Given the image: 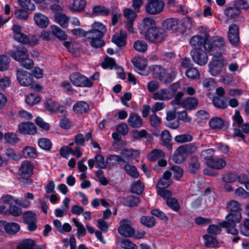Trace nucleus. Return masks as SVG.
I'll list each match as a JSON object with an SVG mask.
<instances>
[{
    "instance_id": "1",
    "label": "nucleus",
    "mask_w": 249,
    "mask_h": 249,
    "mask_svg": "<svg viewBox=\"0 0 249 249\" xmlns=\"http://www.w3.org/2000/svg\"><path fill=\"white\" fill-rule=\"evenodd\" d=\"M93 29L87 31L86 36L87 40L92 47H102L105 42L102 39L107 29L105 25L100 22H95L93 25Z\"/></svg>"
},
{
    "instance_id": "2",
    "label": "nucleus",
    "mask_w": 249,
    "mask_h": 249,
    "mask_svg": "<svg viewBox=\"0 0 249 249\" xmlns=\"http://www.w3.org/2000/svg\"><path fill=\"white\" fill-rule=\"evenodd\" d=\"M242 219L241 213H229L225 217V221L220 222L221 227L225 228L228 233L236 235L238 231L236 229V224Z\"/></svg>"
},
{
    "instance_id": "3",
    "label": "nucleus",
    "mask_w": 249,
    "mask_h": 249,
    "mask_svg": "<svg viewBox=\"0 0 249 249\" xmlns=\"http://www.w3.org/2000/svg\"><path fill=\"white\" fill-rule=\"evenodd\" d=\"M10 55L15 60L19 62L21 66L27 69H31L34 66L32 59L29 58L26 48H18L16 51L11 52Z\"/></svg>"
},
{
    "instance_id": "4",
    "label": "nucleus",
    "mask_w": 249,
    "mask_h": 249,
    "mask_svg": "<svg viewBox=\"0 0 249 249\" xmlns=\"http://www.w3.org/2000/svg\"><path fill=\"white\" fill-rule=\"evenodd\" d=\"M213 150L209 149L202 152L201 155L206 160V163L208 166L211 168L219 170L223 168L226 165L225 160L222 158H213L206 156L207 154L212 155Z\"/></svg>"
},
{
    "instance_id": "5",
    "label": "nucleus",
    "mask_w": 249,
    "mask_h": 249,
    "mask_svg": "<svg viewBox=\"0 0 249 249\" xmlns=\"http://www.w3.org/2000/svg\"><path fill=\"white\" fill-rule=\"evenodd\" d=\"M172 74L168 73L167 71L160 66H156L153 69L155 77H157L163 83L167 84L171 83L177 74L175 70L172 71Z\"/></svg>"
},
{
    "instance_id": "6",
    "label": "nucleus",
    "mask_w": 249,
    "mask_h": 249,
    "mask_svg": "<svg viewBox=\"0 0 249 249\" xmlns=\"http://www.w3.org/2000/svg\"><path fill=\"white\" fill-rule=\"evenodd\" d=\"M70 80L74 86L77 87L90 88L93 85L90 79L78 72H73L70 74Z\"/></svg>"
},
{
    "instance_id": "7",
    "label": "nucleus",
    "mask_w": 249,
    "mask_h": 249,
    "mask_svg": "<svg viewBox=\"0 0 249 249\" xmlns=\"http://www.w3.org/2000/svg\"><path fill=\"white\" fill-rule=\"evenodd\" d=\"M165 36V32L164 29L158 27L150 30L148 33L145 34L146 38L154 43H160L163 41Z\"/></svg>"
},
{
    "instance_id": "8",
    "label": "nucleus",
    "mask_w": 249,
    "mask_h": 249,
    "mask_svg": "<svg viewBox=\"0 0 249 249\" xmlns=\"http://www.w3.org/2000/svg\"><path fill=\"white\" fill-rule=\"evenodd\" d=\"M190 54L194 61L198 65L203 66L207 63L206 52H204L202 48H194L190 52Z\"/></svg>"
},
{
    "instance_id": "9",
    "label": "nucleus",
    "mask_w": 249,
    "mask_h": 249,
    "mask_svg": "<svg viewBox=\"0 0 249 249\" xmlns=\"http://www.w3.org/2000/svg\"><path fill=\"white\" fill-rule=\"evenodd\" d=\"M1 200L5 204L9 206L10 213L15 216L19 215L21 213V209L18 207L13 205L14 202L15 203H18V200H14L12 196L6 195L1 197Z\"/></svg>"
},
{
    "instance_id": "10",
    "label": "nucleus",
    "mask_w": 249,
    "mask_h": 249,
    "mask_svg": "<svg viewBox=\"0 0 249 249\" xmlns=\"http://www.w3.org/2000/svg\"><path fill=\"white\" fill-rule=\"evenodd\" d=\"M240 13V8L235 2L234 3L227 5L224 10V14L226 16L227 20L236 18Z\"/></svg>"
},
{
    "instance_id": "11",
    "label": "nucleus",
    "mask_w": 249,
    "mask_h": 249,
    "mask_svg": "<svg viewBox=\"0 0 249 249\" xmlns=\"http://www.w3.org/2000/svg\"><path fill=\"white\" fill-rule=\"evenodd\" d=\"M226 61L223 58L221 59H213L209 64V71L213 76L218 75L221 71L223 66Z\"/></svg>"
},
{
    "instance_id": "12",
    "label": "nucleus",
    "mask_w": 249,
    "mask_h": 249,
    "mask_svg": "<svg viewBox=\"0 0 249 249\" xmlns=\"http://www.w3.org/2000/svg\"><path fill=\"white\" fill-rule=\"evenodd\" d=\"M163 1H148L145 6L146 11L151 15H157L160 13L163 9Z\"/></svg>"
},
{
    "instance_id": "13",
    "label": "nucleus",
    "mask_w": 249,
    "mask_h": 249,
    "mask_svg": "<svg viewBox=\"0 0 249 249\" xmlns=\"http://www.w3.org/2000/svg\"><path fill=\"white\" fill-rule=\"evenodd\" d=\"M18 131L24 135H33L37 132V129L33 123L22 122L18 124Z\"/></svg>"
},
{
    "instance_id": "14",
    "label": "nucleus",
    "mask_w": 249,
    "mask_h": 249,
    "mask_svg": "<svg viewBox=\"0 0 249 249\" xmlns=\"http://www.w3.org/2000/svg\"><path fill=\"white\" fill-rule=\"evenodd\" d=\"M175 91L171 89H162L153 94L155 100H168L172 98Z\"/></svg>"
},
{
    "instance_id": "15",
    "label": "nucleus",
    "mask_w": 249,
    "mask_h": 249,
    "mask_svg": "<svg viewBox=\"0 0 249 249\" xmlns=\"http://www.w3.org/2000/svg\"><path fill=\"white\" fill-rule=\"evenodd\" d=\"M228 38L231 45L237 46L239 42V28L236 24L229 26L228 34Z\"/></svg>"
},
{
    "instance_id": "16",
    "label": "nucleus",
    "mask_w": 249,
    "mask_h": 249,
    "mask_svg": "<svg viewBox=\"0 0 249 249\" xmlns=\"http://www.w3.org/2000/svg\"><path fill=\"white\" fill-rule=\"evenodd\" d=\"M33 164L28 160L22 161L18 169L19 174L22 177L29 178L33 174Z\"/></svg>"
},
{
    "instance_id": "17",
    "label": "nucleus",
    "mask_w": 249,
    "mask_h": 249,
    "mask_svg": "<svg viewBox=\"0 0 249 249\" xmlns=\"http://www.w3.org/2000/svg\"><path fill=\"white\" fill-rule=\"evenodd\" d=\"M118 231L120 234L125 237L132 236L134 234V229L126 220H123L120 222V226Z\"/></svg>"
},
{
    "instance_id": "18",
    "label": "nucleus",
    "mask_w": 249,
    "mask_h": 249,
    "mask_svg": "<svg viewBox=\"0 0 249 249\" xmlns=\"http://www.w3.org/2000/svg\"><path fill=\"white\" fill-rule=\"evenodd\" d=\"M156 27L155 21L151 18H146L143 19L142 23L139 26V30L141 34L145 35L150 30Z\"/></svg>"
},
{
    "instance_id": "19",
    "label": "nucleus",
    "mask_w": 249,
    "mask_h": 249,
    "mask_svg": "<svg viewBox=\"0 0 249 249\" xmlns=\"http://www.w3.org/2000/svg\"><path fill=\"white\" fill-rule=\"evenodd\" d=\"M127 123L130 127L137 128L142 126L143 122L139 115L135 113H131L129 115Z\"/></svg>"
},
{
    "instance_id": "20",
    "label": "nucleus",
    "mask_w": 249,
    "mask_h": 249,
    "mask_svg": "<svg viewBox=\"0 0 249 249\" xmlns=\"http://www.w3.org/2000/svg\"><path fill=\"white\" fill-rule=\"evenodd\" d=\"M17 76L19 83L23 86H28L32 84V76L30 73L26 71H18Z\"/></svg>"
},
{
    "instance_id": "21",
    "label": "nucleus",
    "mask_w": 249,
    "mask_h": 249,
    "mask_svg": "<svg viewBox=\"0 0 249 249\" xmlns=\"http://www.w3.org/2000/svg\"><path fill=\"white\" fill-rule=\"evenodd\" d=\"M127 34L125 31L121 30L120 33H115L112 36L111 40L118 47H123L126 44Z\"/></svg>"
},
{
    "instance_id": "22",
    "label": "nucleus",
    "mask_w": 249,
    "mask_h": 249,
    "mask_svg": "<svg viewBox=\"0 0 249 249\" xmlns=\"http://www.w3.org/2000/svg\"><path fill=\"white\" fill-rule=\"evenodd\" d=\"M0 225L4 226L5 231L11 234H14L18 231L20 229L19 225L15 222L7 223L6 221H0Z\"/></svg>"
},
{
    "instance_id": "23",
    "label": "nucleus",
    "mask_w": 249,
    "mask_h": 249,
    "mask_svg": "<svg viewBox=\"0 0 249 249\" xmlns=\"http://www.w3.org/2000/svg\"><path fill=\"white\" fill-rule=\"evenodd\" d=\"M73 110L78 114L86 113L89 110V106L85 101H78L73 105Z\"/></svg>"
},
{
    "instance_id": "24",
    "label": "nucleus",
    "mask_w": 249,
    "mask_h": 249,
    "mask_svg": "<svg viewBox=\"0 0 249 249\" xmlns=\"http://www.w3.org/2000/svg\"><path fill=\"white\" fill-rule=\"evenodd\" d=\"M34 20L38 26L42 28L47 27L49 24V20L48 17L40 13H37L35 15Z\"/></svg>"
},
{
    "instance_id": "25",
    "label": "nucleus",
    "mask_w": 249,
    "mask_h": 249,
    "mask_svg": "<svg viewBox=\"0 0 249 249\" xmlns=\"http://www.w3.org/2000/svg\"><path fill=\"white\" fill-rule=\"evenodd\" d=\"M200 167V163L196 157H191L188 165V170L191 173H196Z\"/></svg>"
},
{
    "instance_id": "26",
    "label": "nucleus",
    "mask_w": 249,
    "mask_h": 249,
    "mask_svg": "<svg viewBox=\"0 0 249 249\" xmlns=\"http://www.w3.org/2000/svg\"><path fill=\"white\" fill-rule=\"evenodd\" d=\"M187 155L180 146H179L175 151L172 160L175 163H181L185 160Z\"/></svg>"
},
{
    "instance_id": "27",
    "label": "nucleus",
    "mask_w": 249,
    "mask_h": 249,
    "mask_svg": "<svg viewBox=\"0 0 249 249\" xmlns=\"http://www.w3.org/2000/svg\"><path fill=\"white\" fill-rule=\"evenodd\" d=\"M208 38L198 35L192 36L190 40V44L193 47H205Z\"/></svg>"
},
{
    "instance_id": "28",
    "label": "nucleus",
    "mask_w": 249,
    "mask_h": 249,
    "mask_svg": "<svg viewBox=\"0 0 249 249\" xmlns=\"http://www.w3.org/2000/svg\"><path fill=\"white\" fill-rule=\"evenodd\" d=\"M20 43L25 45L36 46L38 44L39 40L38 37L35 35H25Z\"/></svg>"
},
{
    "instance_id": "29",
    "label": "nucleus",
    "mask_w": 249,
    "mask_h": 249,
    "mask_svg": "<svg viewBox=\"0 0 249 249\" xmlns=\"http://www.w3.org/2000/svg\"><path fill=\"white\" fill-rule=\"evenodd\" d=\"M182 107L192 110L195 109L198 105V100L195 97H188L185 98L183 102Z\"/></svg>"
},
{
    "instance_id": "30",
    "label": "nucleus",
    "mask_w": 249,
    "mask_h": 249,
    "mask_svg": "<svg viewBox=\"0 0 249 249\" xmlns=\"http://www.w3.org/2000/svg\"><path fill=\"white\" fill-rule=\"evenodd\" d=\"M206 52L216 58L215 59H221L224 50L223 48H204Z\"/></svg>"
},
{
    "instance_id": "31",
    "label": "nucleus",
    "mask_w": 249,
    "mask_h": 249,
    "mask_svg": "<svg viewBox=\"0 0 249 249\" xmlns=\"http://www.w3.org/2000/svg\"><path fill=\"white\" fill-rule=\"evenodd\" d=\"M44 107L50 112H55L58 108V103L54 100L48 98L44 102Z\"/></svg>"
},
{
    "instance_id": "32",
    "label": "nucleus",
    "mask_w": 249,
    "mask_h": 249,
    "mask_svg": "<svg viewBox=\"0 0 249 249\" xmlns=\"http://www.w3.org/2000/svg\"><path fill=\"white\" fill-rule=\"evenodd\" d=\"M3 137L6 142L11 145H15L19 141V139L17 134L14 132L5 133L3 135Z\"/></svg>"
},
{
    "instance_id": "33",
    "label": "nucleus",
    "mask_w": 249,
    "mask_h": 249,
    "mask_svg": "<svg viewBox=\"0 0 249 249\" xmlns=\"http://www.w3.org/2000/svg\"><path fill=\"white\" fill-rule=\"evenodd\" d=\"M227 209L229 213H241L240 204L236 201L232 200L227 203Z\"/></svg>"
},
{
    "instance_id": "34",
    "label": "nucleus",
    "mask_w": 249,
    "mask_h": 249,
    "mask_svg": "<svg viewBox=\"0 0 249 249\" xmlns=\"http://www.w3.org/2000/svg\"><path fill=\"white\" fill-rule=\"evenodd\" d=\"M22 155L25 158H36L37 157L36 149L32 146H26L22 149Z\"/></svg>"
},
{
    "instance_id": "35",
    "label": "nucleus",
    "mask_w": 249,
    "mask_h": 249,
    "mask_svg": "<svg viewBox=\"0 0 249 249\" xmlns=\"http://www.w3.org/2000/svg\"><path fill=\"white\" fill-rule=\"evenodd\" d=\"M161 137L164 145L169 150H171L172 145L169 142L172 140V138L169 131L167 130H163L161 134Z\"/></svg>"
},
{
    "instance_id": "36",
    "label": "nucleus",
    "mask_w": 249,
    "mask_h": 249,
    "mask_svg": "<svg viewBox=\"0 0 249 249\" xmlns=\"http://www.w3.org/2000/svg\"><path fill=\"white\" fill-rule=\"evenodd\" d=\"M165 156V153L160 149H154L148 155V158L151 161H155L162 159Z\"/></svg>"
},
{
    "instance_id": "37",
    "label": "nucleus",
    "mask_w": 249,
    "mask_h": 249,
    "mask_svg": "<svg viewBox=\"0 0 249 249\" xmlns=\"http://www.w3.org/2000/svg\"><path fill=\"white\" fill-rule=\"evenodd\" d=\"M35 242L30 239H23L18 244L17 249H34Z\"/></svg>"
},
{
    "instance_id": "38",
    "label": "nucleus",
    "mask_w": 249,
    "mask_h": 249,
    "mask_svg": "<svg viewBox=\"0 0 249 249\" xmlns=\"http://www.w3.org/2000/svg\"><path fill=\"white\" fill-rule=\"evenodd\" d=\"M223 120L218 117L212 118L209 122L210 127L213 129H221L224 126Z\"/></svg>"
},
{
    "instance_id": "39",
    "label": "nucleus",
    "mask_w": 249,
    "mask_h": 249,
    "mask_svg": "<svg viewBox=\"0 0 249 249\" xmlns=\"http://www.w3.org/2000/svg\"><path fill=\"white\" fill-rule=\"evenodd\" d=\"M212 101L213 105L217 108L224 109L228 107L227 102L223 97L214 96Z\"/></svg>"
},
{
    "instance_id": "40",
    "label": "nucleus",
    "mask_w": 249,
    "mask_h": 249,
    "mask_svg": "<svg viewBox=\"0 0 249 249\" xmlns=\"http://www.w3.org/2000/svg\"><path fill=\"white\" fill-rule=\"evenodd\" d=\"M55 19L57 23L63 28H66L68 26V18L64 14H57L55 16Z\"/></svg>"
},
{
    "instance_id": "41",
    "label": "nucleus",
    "mask_w": 249,
    "mask_h": 249,
    "mask_svg": "<svg viewBox=\"0 0 249 249\" xmlns=\"http://www.w3.org/2000/svg\"><path fill=\"white\" fill-rule=\"evenodd\" d=\"M51 29L53 34L58 39L62 40H65L67 39V35L57 26L53 25L52 26Z\"/></svg>"
},
{
    "instance_id": "42",
    "label": "nucleus",
    "mask_w": 249,
    "mask_h": 249,
    "mask_svg": "<svg viewBox=\"0 0 249 249\" xmlns=\"http://www.w3.org/2000/svg\"><path fill=\"white\" fill-rule=\"evenodd\" d=\"M203 238L204 244L207 247L213 248L217 245L218 242L216 239L210 235H205L203 236Z\"/></svg>"
},
{
    "instance_id": "43",
    "label": "nucleus",
    "mask_w": 249,
    "mask_h": 249,
    "mask_svg": "<svg viewBox=\"0 0 249 249\" xmlns=\"http://www.w3.org/2000/svg\"><path fill=\"white\" fill-rule=\"evenodd\" d=\"M41 100V98L36 93H30L27 95L25 101L30 106L38 103Z\"/></svg>"
},
{
    "instance_id": "44",
    "label": "nucleus",
    "mask_w": 249,
    "mask_h": 249,
    "mask_svg": "<svg viewBox=\"0 0 249 249\" xmlns=\"http://www.w3.org/2000/svg\"><path fill=\"white\" fill-rule=\"evenodd\" d=\"M12 30L14 32V38L17 41L20 42L25 34L21 33V27L17 24L13 26Z\"/></svg>"
},
{
    "instance_id": "45",
    "label": "nucleus",
    "mask_w": 249,
    "mask_h": 249,
    "mask_svg": "<svg viewBox=\"0 0 249 249\" xmlns=\"http://www.w3.org/2000/svg\"><path fill=\"white\" fill-rule=\"evenodd\" d=\"M132 138L134 140H140L142 138H147L148 139L149 137H150L149 134L147 131L142 129L140 131L138 130H133L132 132Z\"/></svg>"
},
{
    "instance_id": "46",
    "label": "nucleus",
    "mask_w": 249,
    "mask_h": 249,
    "mask_svg": "<svg viewBox=\"0 0 249 249\" xmlns=\"http://www.w3.org/2000/svg\"><path fill=\"white\" fill-rule=\"evenodd\" d=\"M121 153L123 157L127 160L131 159L133 157H136L139 154L138 151L128 149H123Z\"/></svg>"
},
{
    "instance_id": "47",
    "label": "nucleus",
    "mask_w": 249,
    "mask_h": 249,
    "mask_svg": "<svg viewBox=\"0 0 249 249\" xmlns=\"http://www.w3.org/2000/svg\"><path fill=\"white\" fill-rule=\"evenodd\" d=\"M124 169L128 174L133 178H138L139 176V174L135 166L130 165L128 163L125 164Z\"/></svg>"
},
{
    "instance_id": "48",
    "label": "nucleus",
    "mask_w": 249,
    "mask_h": 249,
    "mask_svg": "<svg viewBox=\"0 0 249 249\" xmlns=\"http://www.w3.org/2000/svg\"><path fill=\"white\" fill-rule=\"evenodd\" d=\"M93 13L97 15L108 16L110 13V10L103 6H96L93 8Z\"/></svg>"
},
{
    "instance_id": "49",
    "label": "nucleus",
    "mask_w": 249,
    "mask_h": 249,
    "mask_svg": "<svg viewBox=\"0 0 249 249\" xmlns=\"http://www.w3.org/2000/svg\"><path fill=\"white\" fill-rule=\"evenodd\" d=\"M141 223L149 228L153 227L155 224L154 218L151 216H143L141 218Z\"/></svg>"
},
{
    "instance_id": "50",
    "label": "nucleus",
    "mask_w": 249,
    "mask_h": 249,
    "mask_svg": "<svg viewBox=\"0 0 249 249\" xmlns=\"http://www.w3.org/2000/svg\"><path fill=\"white\" fill-rule=\"evenodd\" d=\"M94 160L96 163V166L99 167L101 169H105L107 167V160H105L104 157L101 154H98L96 155Z\"/></svg>"
},
{
    "instance_id": "51",
    "label": "nucleus",
    "mask_w": 249,
    "mask_h": 249,
    "mask_svg": "<svg viewBox=\"0 0 249 249\" xmlns=\"http://www.w3.org/2000/svg\"><path fill=\"white\" fill-rule=\"evenodd\" d=\"M101 66L104 69L109 68L111 69L113 67L116 68L117 66L114 59L107 56L105 58L104 61L101 64Z\"/></svg>"
},
{
    "instance_id": "52",
    "label": "nucleus",
    "mask_w": 249,
    "mask_h": 249,
    "mask_svg": "<svg viewBox=\"0 0 249 249\" xmlns=\"http://www.w3.org/2000/svg\"><path fill=\"white\" fill-rule=\"evenodd\" d=\"M9 58L5 55H0V71L7 70L9 68Z\"/></svg>"
},
{
    "instance_id": "53",
    "label": "nucleus",
    "mask_w": 249,
    "mask_h": 249,
    "mask_svg": "<svg viewBox=\"0 0 249 249\" xmlns=\"http://www.w3.org/2000/svg\"><path fill=\"white\" fill-rule=\"evenodd\" d=\"M120 161L125 162L123 158L117 155H110L107 158V164L115 165Z\"/></svg>"
},
{
    "instance_id": "54",
    "label": "nucleus",
    "mask_w": 249,
    "mask_h": 249,
    "mask_svg": "<svg viewBox=\"0 0 249 249\" xmlns=\"http://www.w3.org/2000/svg\"><path fill=\"white\" fill-rule=\"evenodd\" d=\"M60 87L64 92L69 95H72L75 92L74 89L72 88L70 83L67 81H64L60 84Z\"/></svg>"
},
{
    "instance_id": "55",
    "label": "nucleus",
    "mask_w": 249,
    "mask_h": 249,
    "mask_svg": "<svg viewBox=\"0 0 249 249\" xmlns=\"http://www.w3.org/2000/svg\"><path fill=\"white\" fill-rule=\"evenodd\" d=\"M144 185L140 181L134 182L131 187V192L137 195L141 194L143 190Z\"/></svg>"
},
{
    "instance_id": "56",
    "label": "nucleus",
    "mask_w": 249,
    "mask_h": 249,
    "mask_svg": "<svg viewBox=\"0 0 249 249\" xmlns=\"http://www.w3.org/2000/svg\"><path fill=\"white\" fill-rule=\"evenodd\" d=\"M193 140V137L189 134H185L177 135L175 137V141L177 143L189 142Z\"/></svg>"
},
{
    "instance_id": "57",
    "label": "nucleus",
    "mask_w": 249,
    "mask_h": 249,
    "mask_svg": "<svg viewBox=\"0 0 249 249\" xmlns=\"http://www.w3.org/2000/svg\"><path fill=\"white\" fill-rule=\"evenodd\" d=\"M187 156L195 153L197 150V147L194 143H189L180 146Z\"/></svg>"
},
{
    "instance_id": "58",
    "label": "nucleus",
    "mask_w": 249,
    "mask_h": 249,
    "mask_svg": "<svg viewBox=\"0 0 249 249\" xmlns=\"http://www.w3.org/2000/svg\"><path fill=\"white\" fill-rule=\"evenodd\" d=\"M34 198V195L32 193H27L25 194L24 198H22L19 200V204L23 207H27L30 205L31 202L27 199L33 200Z\"/></svg>"
},
{
    "instance_id": "59",
    "label": "nucleus",
    "mask_w": 249,
    "mask_h": 249,
    "mask_svg": "<svg viewBox=\"0 0 249 249\" xmlns=\"http://www.w3.org/2000/svg\"><path fill=\"white\" fill-rule=\"evenodd\" d=\"M72 221L74 222L75 226L77 228V236L79 237L84 236L86 234V230L83 225L81 223L78 222L75 218H73Z\"/></svg>"
},
{
    "instance_id": "60",
    "label": "nucleus",
    "mask_w": 249,
    "mask_h": 249,
    "mask_svg": "<svg viewBox=\"0 0 249 249\" xmlns=\"http://www.w3.org/2000/svg\"><path fill=\"white\" fill-rule=\"evenodd\" d=\"M125 204L129 207L136 206L140 202L139 197L134 196H127L125 198Z\"/></svg>"
},
{
    "instance_id": "61",
    "label": "nucleus",
    "mask_w": 249,
    "mask_h": 249,
    "mask_svg": "<svg viewBox=\"0 0 249 249\" xmlns=\"http://www.w3.org/2000/svg\"><path fill=\"white\" fill-rule=\"evenodd\" d=\"M132 62L135 67L141 70H143L146 66L145 60L141 58H134Z\"/></svg>"
},
{
    "instance_id": "62",
    "label": "nucleus",
    "mask_w": 249,
    "mask_h": 249,
    "mask_svg": "<svg viewBox=\"0 0 249 249\" xmlns=\"http://www.w3.org/2000/svg\"><path fill=\"white\" fill-rule=\"evenodd\" d=\"M38 144L39 146L44 150H49L52 147V143L51 141L46 138H42L38 140Z\"/></svg>"
},
{
    "instance_id": "63",
    "label": "nucleus",
    "mask_w": 249,
    "mask_h": 249,
    "mask_svg": "<svg viewBox=\"0 0 249 249\" xmlns=\"http://www.w3.org/2000/svg\"><path fill=\"white\" fill-rule=\"evenodd\" d=\"M240 231L242 234L249 237V219H245L243 223L240 224Z\"/></svg>"
},
{
    "instance_id": "64",
    "label": "nucleus",
    "mask_w": 249,
    "mask_h": 249,
    "mask_svg": "<svg viewBox=\"0 0 249 249\" xmlns=\"http://www.w3.org/2000/svg\"><path fill=\"white\" fill-rule=\"evenodd\" d=\"M121 246L124 249H137V246L128 239H123L121 241Z\"/></svg>"
}]
</instances>
